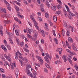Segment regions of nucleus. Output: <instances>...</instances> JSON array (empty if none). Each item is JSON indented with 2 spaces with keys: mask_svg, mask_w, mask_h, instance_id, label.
<instances>
[{
  "mask_svg": "<svg viewBox=\"0 0 78 78\" xmlns=\"http://www.w3.org/2000/svg\"><path fill=\"white\" fill-rule=\"evenodd\" d=\"M30 19H31V20H32L33 22H34V25L35 27H36V28L38 29V28H39V27L37 26V25H38V24L37 22H36V21L35 20H34V18L33 16L31 15H30Z\"/></svg>",
  "mask_w": 78,
  "mask_h": 78,
  "instance_id": "nucleus-1",
  "label": "nucleus"
},
{
  "mask_svg": "<svg viewBox=\"0 0 78 78\" xmlns=\"http://www.w3.org/2000/svg\"><path fill=\"white\" fill-rule=\"evenodd\" d=\"M69 15L68 16V18L70 20H73V16L75 17V14L73 13H69Z\"/></svg>",
  "mask_w": 78,
  "mask_h": 78,
  "instance_id": "nucleus-2",
  "label": "nucleus"
},
{
  "mask_svg": "<svg viewBox=\"0 0 78 78\" xmlns=\"http://www.w3.org/2000/svg\"><path fill=\"white\" fill-rule=\"evenodd\" d=\"M4 56L5 58H6L7 59V60L8 61H11V58H10V56H11V55H10V54H8V56H7V55H6L5 54L4 55Z\"/></svg>",
  "mask_w": 78,
  "mask_h": 78,
  "instance_id": "nucleus-3",
  "label": "nucleus"
},
{
  "mask_svg": "<svg viewBox=\"0 0 78 78\" xmlns=\"http://www.w3.org/2000/svg\"><path fill=\"white\" fill-rule=\"evenodd\" d=\"M36 57L37 59H38V60L41 62H43V60L41 58V57L37 55L36 56Z\"/></svg>",
  "mask_w": 78,
  "mask_h": 78,
  "instance_id": "nucleus-4",
  "label": "nucleus"
},
{
  "mask_svg": "<svg viewBox=\"0 0 78 78\" xmlns=\"http://www.w3.org/2000/svg\"><path fill=\"white\" fill-rule=\"evenodd\" d=\"M1 25V28L0 29V33L1 36H3V31H2L3 30V27H2V25Z\"/></svg>",
  "mask_w": 78,
  "mask_h": 78,
  "instance_id": "nucleus-5",
  "label": "nucleus"
},
{
  "mask_svg": "<svg viewBox=\"0 0 78 78\" xmlns=\"http://www.w3.org/2000/svg\"><path fill=\"white\" fill-rule=\"evenodd\" d=\"M69 42H73V40L70 37H69L68 39Z\"/></svg>",
  "mask_w": 78,
  "mask_h": 78,
  "instance_id": "nucleus-6",
  "label": "nucleus"
},
{
  "mask_svg": "<svg viewBox=\"0 0 78 78\" xmlns=\"http://www.w3.org/2000/svg\"><path fill=\"white\" fill-rule=\"evenodd\" d=\"M65 6H66L67 9V12H69V13L71 12H70V9H69V7H68V6H67V5H65Z\"/></svg>",
  "mask_w": 78,
  "mask_h": 78,
  "instance_id": "nucleus-7",
  "label": "nucleus"
},
{
  "mask_svg": "<svg viewBox=\"0 0 78 78\" xmlns=\"http://www.w3.org/2000/svg\"><path fill=\"white\" fill-rule=\"evenodd\" d=\"M29 69H25V72L27 73V74L28 75V74H29L30 72V71L29 70Z\"/></svg>",
  "mask_w": 78,
  "mask_h": 78,
  "instance_id": "nucleus-8",
  "label": "nucleus"
},
{
  "mask_svg": "<svg viewBox=\"0 0 78 78\" xmlns=\"http://www.w3.org/2000/svg\"><path fill=\"white\" fill-rule=\"evenodd\" d=\"M44 24L45 26V29L47 30V31H48V27L47 26V23H45Z\"/></svg>",
  "mask_w": 78,
  "mask_h": 78,
  "instance_id": "nucleus-9",
  "label": "nucleus"
},
{
  "mask_svg": "<svg viewBox=\"0 0 78 78\" xmlns=\"http://www.w3.org/2000/svg\"><path fill=\"white\" fill-rule=\"evenodd\" d=\"M63 25L64 27H66V28H67V23H66V22H64L63 23Z\"/></svg>",
  "mask_w": 78,
  "mask_h": 78,
  "instance_id": "nucleus-10",
  "label": "nucleus"
},
{
  "mask_svg": "<svg viewBox=\"0 0 78 78\" xmlns=\"http://www.w3.org/2000/svg\"><path fill=\"white\" fill-rule=\"evenodd\" d=\"M46 5L48 8H50V4L49 3V2H48V1H46Z\"/></svg>",
  "mask_w": 78,
  "mask_h": 78,
  "instance_id": "nucleus-11",
  "label": "nucleus"
},
{
  "mask_svg": "<svg viewBox=\"0 0 78 78\" xmlns=\"http://www.w3.org/2000/svg\"><path fill=\"white\" fill-rule=\"evenodd\" d=\"M52 7H51V9H52V10H53L54 11H56V6H53Z\"/></svg>",
  "mask_w": 78,
  "mask_h": 78,
  "instance_id": "nucleus-12",
  "label": "nucleus"
},
{
  "mask_svg": "<svg viewBox=\"0 0 78 78\" xmlns=\"http://www.w3.org/2000/svg\"><path fill=\"white\" fill-rule=\"evenodd\" d=\"M62 59H63L64 60V61L66 62L67 61V60L66 58V56H65V55H63L62 56Z\"/></svg>",
  "mask_w": 78,
  "mask_h": 78,
  "instance_id": "nucleus-13",
  "label": "nucleus"
},
{
  "mask_svg": "<svg viewBox=\"0 0 78 78\" xmlns=\"http://www.w3.org/2000/svg\"><path fill=\"white\" fill-rule=\"evenodd\" d=\"M53 19L55 22H56V21H57V18L55 17V16H53Z\"/></svg>",
  "mask_w": 78,
  "mask_h": 78,
  "instance_id": "nucleus-14",
  "label": "nucleus"
},
{
  "mask_svg": "<svg viewBox=\"0 0 78 78\" xmlns=\"http://www.w3.org/2000/svg\"><path fill=\"white\" fill-rule=\"evenodd\" d=\"M15 74H18L19 73V69H16L15 70Z\"/></svg>",
  "mask_w": 78,
  "mask_h": 78,
  "instance_id": "nucleus-15",
  "label": "nucleus"
},
{
  "mask_svg": "<svg viewBox=\"0 0 78 78\" xmlns=\"http://www.w3.org/2000/svg\"><path fill=\"white\" fill-rule=\"evenodd\" d=\"M15 9L16 10V11H19L20 10V9H19V7H17V6L16 5H15Z\"/></svg>",
  "mask_w": 78,
  "mask_h": 78,
  "instance_id": "nucleus-16",
  "label": "nucleus"
},
{
  "mask_svg": "<svg viewBox=\"0 0 78 78\" xmlns=\"http://www.w3.org/2000/svg\"><path fill=\"white\" fill-rule=\"evenodd\" d=\"M67 58L68 61L69 62H70V63L72 64V60L70 59L68 57H67Z\"/></svg>",
  "mask_w": 78,
  "mask_h": 78,
  "instance_id": "nucleus-17",
  "label": "nucleus"
},
{
  "mask_svg": "<svg viewBox=\"0 0 78 78\" xmlns=\"http://www.w3.org/2000/svg\"><path fill=\"white\" fill-rule=\"evenodd\" d=\"M15 54H16V55L15 56V58L16 59H18V54H17V52H16Z\"/></svg>",
  "mask_w": 78,
  "mask_h": 78,
  "instance_id": "nucleus-18",
  "label": "nucleus"
},
{
  "mask_svg": "<svg viewBox=\"0 0 78 78\" xmlns=\"http://www.w3.org/2000/svg\"><path fill=\"white\" fill-rule=\"evenodd\" d=\"M26 69H29V68H31V66L30 65H27L26 66Z\"/></svg>",
  "mask_w": 78,
  "mask_h": 78,
  "instance_id": "nucleus-19",
  "label": "nucleus"
},
{
  "mask_svg": "<svg viewBox=\"0 0 78 78\" xmlns=\"http://www.w3.org/2000/svg\"><path fill=\"white\" fill-rule=\"evenodd\" d=\"M45 16L46 18H48L49 17V15L47 13H45Z\"/></svg>",
  "mask_w": 78,
  "mask_h": 78,
  "instance_id": "nucleus-20",
  "label": "nucleus"
},
{
  "mask_svg": "<svg viewBox=\"0 0 78 78\" xmlns=\"http://www.w3.org/2000/svg\"><path fill=\"white\" fill-rule=\"evenodd\" d=\"M41 32L42 34V35L43 37H45V33H44V31L43 30H42Z\"/></svg>",
  "mask_w": 78,
  "mask_h": 78,
  "instance_id": "nucleus-21",
  "label": "nucleus"
},
{
  "mask_svg": "<svg viewBox=\"0 0 78 78\" xmlns=\"http://www.w3.org/2000/svg\"><path fill=\"white\" fill-rule=\"evenodd\" d=\"M7 9L9 10V11H11V8L9 6H7Z\"/></svg>",
  "mask_w": 78,
  "mask_h": 78,
  "instance_id": "nucleus-22",
  "label": "nucleus"
},
{
  "mask_svg": "<svg viewBox=\"0 0 78 78\" xmlns=\"http://www.w3.org/2000/svg\"><path fill=\"white\" fill-rule=\"evenodd\" d=\"M39 48L40 51H41V53H42V52H44V51H43L42 48H41V47L40 46H39Z\"/></svg>",
  "mask_w": 78,
  "mask_h": 78,
  "instance_id": "nucleus-23",
  "label": "nucleus"
},
{
  "mask_svg": "<svg viewBox=\"0 0 78 78\" xmlns=\"http://www.w3.org/2000/svg\"><path fill=\"white\" fill-rule=\"evenodd\" d=\"M54 40L55 41V44H58V39H56V38H54Z\"/></svg>",
  "mask_w": 78,
  "mask_h": 78,
  "instance_id": "nucleus-24",
  "label": "nucleus"
},
{
  "mask_svg": "<svg viewBox=\"0 0 78 78\" xmlns=\"http://www.w3.org/2000/svg\"><path fill=\"white\" fill-rule=\"evenodd\" d=\"M6 46L9 50H10L11 49V47L8 44H6Z\"/></svg>",
  "mask_w": 78,
  "mask_h": 78,
  "instance_id": "nucleus-25",
  "label": "nucleus"
},
{
  "mask_svg": "<svg viewBox=\"0 0 78 78\" xmlns=\"http://www.w3.org/2000/svg\"><path fill=\"white\" fill-rule=\"evenodd\" d=\"M45 61H46L47 63H50V61L48 60V58H47L46 59H45Z\"/></svg>",
  "mask_w": 78,
  "mask_h": 78,
  "instance_id": "nucleus-26",
  "label": "nucleus"
},
{
  "mask_svg": "<svg viewBox=\"0 0 78 78\" xmlns=\"http://www.w3.org/2000/svg\"><path fill=\"white\" fill-rule=\"evenodd\" d=\"M0 70L2 73H5V71H4V69H0Z\"/></svg>",
  "mask_w": 78,
  "mask_h": 78,
  "instance_id": "nucleus-27",
  "label": "nucleus"
},
{
  "mask_svg": "<svg viewBox=\"0 0 78 78\" xmlns=\"http://www.w3.org/2000/svg\"><path fill=\"white\" fill-rule=\"evenodd\" d=\"M73 48L74 51H78V50H77V49H76V48L75 47H73Z\"/></svg>",
  "mask_w": 78,
  "mask_h": 78,
  "instance_id": "nucleus-28",
  "label": "nucleus"
},
{
  "mask_svg": "<svg viewBox=\"0 0 78 78\" xmlns=\"http://www.w3.org/2000/svg\"><path fill=\"white\" fill-rule=\"evenodd\" d=\"M66 34H67V35L68 36V37H69V36L70 32H69V31H67L66 32Z\"/></svg>",
  "mask_w": 78,
  "mask_h": 78,
  "instance_id": "nucleus-29",
  "label": "nucleus"
},
{
  "mask_svg": "<svg viewBox=\"0 0 78 78\" xmlns=\"http://www.w3.org/2000/svg\"><path fill=\"white\" fill-rule=\"evenodd\" d=\"M45 55L46 56H47V58H49L51 59V58H50V56H49V54H48V53H46Z\"/></svg>",
  "mask_w": 78,
  "mask_h": 78,
  "instance_id": "nucleus-30",
  "label": "nucleus"
},
{
  "mask_svg": "<svg viewBox=\"0 0 78 78\" xmlns=\"http://www.w3.org/2000/svg\"><path fill=\"white\" fill-rule=\"evenodd\" d=\"M68 58H70V59H72V55L68 54Z\"/></svg>",
  "mask_w": 78,
  "mask_h": 78,
  "instance_id": "nucleus-31",
  "label": "nucleus"
},
{
  "mask_svg": "<svg viewBox=\"0 0 78 78\" xmlns=\"http://www.w3.org/2000/svg\"><path fill=\"white\" fill-rule=\"evenodd\" d=\"M59 50L62 51V48H58L57 50V51H59Z\"/></svg>",
  "mask_w": 78,
  "mask_h": 78,
  "instance_id": "nucleus-32",
  "label": "nucleus"
},
{
  "mask_svg": "<svg viewBox=\"0 0 78 78\" xmlns=\"http://www.w3.org/2000/svg\"><path fill=\"white\" fill-rule=\"evenodd\" d=\"M1 11H2V12H4V13H6V11L5 9H2Z\"/></svg>",
  "mask_w": 78,
  "mask_h": 78,
  "instance_id": "nucleus-33",
  "label": "nucleus"
},
{
  "mask_svg": "<svg viewBox=\"0 0 78 78\" xmlns=\"http://www.w3.org/2000/svg\"><path fill=\"white\" fill-rule=\"evenodd\" d=\"M52 31L53 35H54V36H56V34H55V30H53Z\"/></svg>",
  "mask_w": 78,
  "mask_h": 78,
  "instance_id": "nucleus-34",
  "label": "nucleus"
},
{
  "mask_svg": "<svg viewBox=\"0 0 78 78\" xmlns=\"http://www.w3.org/2000/svg\"><path fill=\"white\" fill-rule=\"evenodd\" d=\"M41 8H42V9H44V5L42 4L40 5Z\"/></svg>",
  "mask_w": 78,
  "mask_h": 78,
  "instance_id": "nucleus-35",
  "label": "nucleus"
},
{
  "mask_svg": "<svg viewBox=\"0 0 78 78\" xmlns=\"http://www.w3.org/2000/svg\"><path fill=\"white\" fill-rule=\"evenodd\" d=\"M1 17H5V14H1Z\"/></svg>",
  "mask_w": 78,
  "mask_h": 78,
  "instance_id": "nucleus-36",
  "label": "nucleus"
},
{
  "mask_svg": "<svg viewBox=\"0 0 78 78\" xmlns=\"http://www.w3.org/2000/svg\"><path fill=\"white\" fill-rule=\"evenodd\" d=\"M20 31V30H19V29H17L16 30H15V33H19Z\"/></svg>",
  "mask_w": 78,
  "mask_h": 78,
  "instance_id": "nucleus-37",
  "label": "nucleus"
},
{
  "mask_svg": "<svg viewBox=\"0 0 78 78\" xmlns=\"http://www.w3.org/2000/svg\"><path fill=\"white\" fill-rule=\"evenodd\" d=\"M38 19H39V22H41L42 20V19L40 17H38Z\"/></svg>",
  "mask_w": 78,
  "mask_h": 78,
  "instance_id": "nucleus-38",
  "label": "nucleus"
},
{
  "mask_svg": "<svg viewBox=\"0 0 78 78\" xmlns=\"http://www.w3.org/2000/svg\"><path fill=\"white\" fill-rule=\"evenodd\" d=\"M33 70L34 71V75H35V76H36V75H37V72H36L35 70Z\"/></svg>",
  "mask_w": 78,
  "mask_h": 78,
  "instance_id": "nucleus-39",
  "label": "nucleus"
},
{
  "mask_svg": "<svg viewBox=\"0 0 78 78\" xmlns=\"http://www.w3.org/2000/svg\"><path fill=\"white\" fill-rule=\"evenodd\" d=\"M66 45L67 46V47H69V43L67 42L66 40Z\"/></svg>",
  "mask_w": 78,
  "mask_h": 78,
  "instance_id": "nucleus-40",
  "label": "nucleus"
},
{
  "mask_svg": "<svg viewBox=\"0 0 78 78\" xmlns=\"http://www.w3.org/2000/svg\"><path fill=\"white\" fill-rule=\"evenodd\" d=\"M72 7V9L73 10V11H75V6L73 5Z\"/></svg>",
  "mask_w": 78,
  "mask_h": 78,
  "instance_id": "nucleus-41",
  "label": "nucleus"
},
{
  "mask_svg": "<svg viewBox=\"0 0 78 78\" xmlns=\"http://www.w3.org/2000/svg\"><path fill=\"white\" fill-rule=\"evenodd\" d=\"M64 14L65 16V17H67V13L66 12H64Z\"/></svg>",
  "mask_w": 78,
  "mask_h": 78,
  "instance_id": "nucleus-42",
  "label": "nucleus"
},
{
  "mask_svg": "<svg viewBox=\"0 0 78 78\" xmlns=\"http://www.w3.org/2000/svg\"><path fill=\"white\" fill-rule=\"evenodd\" d=\"M56 12L57 13V14L58 15H59V14H60L61 13V12L59 11H56Z\"/></svg>",
  "mask_w": 78,
  "mask_h": 78,
  "instance_id": "nucleus-43",
  "label": "nucleus"
},
{
  "mask_svg": "<svg viewBox=\"0 0 78 78\" xmlns=\"http://www.w3.org/2000/svg\"><path fill=\"white\" fill-rule=\"evenodd\" d=\"M57 2L58 3H59V4H62V3H61V1L60 0H57Z\"/></svg>",
  "mask_w": 78,
  "mask_h": 78,
  "instance_id": "nucleus-44",
  "label": "nucleus"
},
{
  "mask_svg": "<svg viewBox=\"0 0 78 78\" xmlns=\"http://www.w3.org/2000/svg\"><path fill=\"white\" fill-rule=\"evenodd\" d=\"M2 76L3 78H5V77H6V76H5V74H3L2 75Z\"/></svg>",
  "mask_w": 78,
  "mask_h": 78,
  "instance_id": "nucleus-45",
  "label": "nucleus"
},
{
  "mask_svg": "<svg viewBox=\"0 0 78 78\" xmlns=\"http://www.w3.org/2000/svg\"><path fill=\"white\" fill-rule=\"evenodd\" d=\"M28 22L29 24V25L30 26V27H33V25H32V24L31 23H30V22H29L28 21Z\"/></svg>",
  "mask_w": 78,
  "mask_h": 78,
  "instance_id": "nucleus-46",
  "label": "nucleus"
},
{
  "mask_svg": "<svg viewBox=\"0 0 78 78\" xmlns=\"http://www.w3.org/2000/svg\"><path fill=\"white\" fill-rule=\"evenodd\" d=\"M62 5V4H61L60 5H58V7L59 8H62V6H61Z\"/></svg>",
  "mask_w": 78,
  "mask_h": 78,
  "instance_id": "nucleus-47",
  "label": "nucleus"
},
{
  "mask_svg": "<svg viewBox=\"0 0 78 78\" xmlns=\"http://www.w3.org/2000/svg\"><path fill=\"white\" fill-rule=\"evenodd\" d=\"M30 75L31 77H33V75L32 74V73H30L28 74V75Z\"/></svg>",
  "mask_w": 78,
  "mask_h": 78,
  "instance_id": "nucleus-48",
  "label": "nucleus"
},
{
  "mask_svg": "<svg viewBox=\"0 0 78 78\" xmlns=\"http://www.w3.org/2000/svg\"><path fill=\"white\" fill-rule=\"evenodd\" d=\"M14 19L16 22H17L18 21V20L17 19V17H15L14 18Z\"/></svg>",
  "mask_w": 78,
  "mask_h": 78,
  "instance_id": "nucleus-49",
  "label": "nucleus"
},
{
  "mask_svg": "<svg viewBox=\"0 0 78 78\" xmlns=\"http://www.w3.org/2000/svg\"><path fill=\"white\" fill-rule=\"evenodd\" d=\"M44 71L45 72H46V73H48V70L47 69H45Z\"/></svg>",
  "mask_w": 78,
  "mask_h": 78,
  "instance_id": "nucleus-50",
  "label": "nucleus"
},
{
  "mask_svg": "<svg viewBox=\"0 0 78 78\" xmlns=\"http://www.w3.org/2000/svg\"><path fill=\"white\" fill-rule=\"evenodd\" d=\"M48 22L49 23V24H50V25H53V23H52L50 21H48Z\"/></svg>",
  "mask_w": 78,
  "mask_h": 78,
  "instance_id": "nucleus-51",
  "label": "nucleus"
},
{
  "mask_svg": "<svg viewBox=\"0 0 78 78\" xmlns=\"http://www.w3.org/2000/svg\"><path fill=\"white\" fill-rule=\"evenodd\" d=\"M5 17H9V15L8 14H5Z\"/></svg>",
  "mask_w": 78,
  "mask_h": 78,
  "instance_id": "nucleus-52",
  "label": "nucleus"
},
{
  "mask_svg": "<svg viewBox=\"0 0 78 78\" xmlns=\"http://www.w3.org/2000/svg\"><path fill=\"white\" fill-rule=\"evenodd\" d=\"M4 1L5 3H6V4H7V3L8 4H9V3H8V2H7V1H6V0H4Z\"/></svg>",
  "mask_w": 78,
  "mask_h": 78,
  "instance_id": "nucleus-53",
  "label": "nucleus"
},
{
  "mask_svg": "<svg viewBox=\"0 0 78 78\" xmlns=\"http://www.w3.org/2000/svg\"><path fill=\"white\" fill-rule=\"evenodd\" d=\"M75 68H76V69H78V66H77V65H75L74 66Z\"/></svg>",
  "mask_w": 78,
  "mask_h": 78,
  "instance_id": "nucleus-54",
  "label": "nucleus"
},
{
  "mask_svg": "<svg viewBox=\"0 0 78 78\" xmlns=\"http://www.w3.org/2000/svg\"><path fill=\"white\" fill-rule=\"evenodd\" d=\"M73 59L75 61H77V58H76L75 57H74L73 58Z\"/></svg>",
  "mask_w": 78,
  "mask_h": 78,
  "instance_id": "nucleus-55",
  "label": "nucleus"
},
{
  "mask_svg": "<svg viewBox=\"0 0 78 78\" xmlns=\"http://www.w3.org/2000/svg\"><path fill=\"white\" fill-rule=\"evenodd\" d=\"M4 43H5V44H7V42L5 40H4Z\"/></svg>",
  "mask_w": 78,
  "mask_h": 78,
  "instance_id": "nucleus-56",
  "label": "nucleus"
},
{
  "mask_svg": "<svg viewBox=\"0 0 78 78\" xmlns=\"http://www.w3.org/2000/svg\"><path fill=\"white\" fill-rule=\"evenodd\" d=\"M9 38H12V35H10L9 36Z\"/></svg>",
  "mask_w": 78,
  "mask_h": 78,
  "instance_id": "nucleus-57",
  "label": "nucleus"
},
{
  "mask_svg": "<svg viewBox=\"0 0 78 78\" xmlns=\"http://www.w3.org/2000/svg\"><path fill=\"white\" fill-rule=\"evenodd\" d=\"M1 59L2 61H5V58H1Z\"/></svg>",
  "mask_w": 78,
  "mask_h": 78,
  "instance_id": "nucleus-58",
  "label": "nucleus"
},
{
  "mask_svg": "<svg viewBox=\"0 0 78 78\" xmlns=\"http://www.w3.org/2000/svg\"><path fill=\"white\" fill-rule=\"evenodd\" d=\"M46 66L47 68H48V69H49V68H50V66H49V65H47H47H46Z\"/></svg>",
  "mask_w": 78,
  "mask_h": 78,
  "instance_id": "nucleus-59",
  "label": "nucleus"
},
{
  "mask_svg": "<svg viewBox=\"0 0 78 78\" xmlns=\"http://www.w3.org/2000/svg\"><path fill=\"white\" fill-rule=\"evenodd\" d=\"M22 39H25V36H24V35H22Z\"/></svg>",
  "mask_w": 78,
  "mask_h": 78,
  "instance_id": "nucleus-60",
  "label": "nucleus"
},
{
  "mask_svg": "<svg viewBox=\"0 0 78 78\" xmlns=\"http://www.w3.org/2000/svg\"><path fill=\"white\" fill-rule=\"evenodd\" d=\"M34 37H36H36H37V34H36L35 33L34 34Z\"/></svg>",
  "mask_w": 78,
  "mask_h": 78,
  "instance_id": "nucleus-61",
  "label": "nucleus"
},
{
  "mask_svg": "<svg viewBox=\"0 0 78 78\" xmlns=\"http://www.w3.org/2000/svg\"><path fill=\"white\" fill-rule=\"evenodd\" d=\"M67 27H68V28H72V27H71V26H70V25H69Z\"/></svg>",
  "mask_w": 78,
  "mask_h": 78,
  "instance_id": "nucleus-62",
  "label": "nucleus"
},
{
  "mask_svg": "<svg viewBox=\"0 0 78 78\" xmlns=\"http://www.w3.org/2000/svg\"><path fill=\"white\" fill-rule=\"evenodd\" d=\"M26 9L27 12H30V9H28V8H27Z\"/></svg>",
  "mask_w": 78,
  "mask_h": 78,
  "instance_id": "nucleus-63",
  "label": "nucleus"
},
{
  "mask_svg": "<svg viewBox=\"0 0 78 78\" xmlns=\"http://www.w3.org/2000/svg\"><path fill=\"white\" fill-rule=\"evenodd\" d=\"M10 42L11 44H13V42L12 40H10Z\"/></svg>",
  "mask_w": 78,
  "mask_h": 78,
  "instance_id": "nucleus-64",
  "label": "nucleus"
}]
</instances>
